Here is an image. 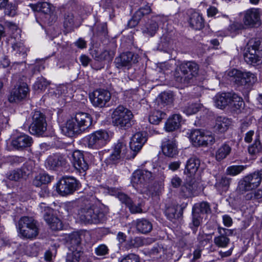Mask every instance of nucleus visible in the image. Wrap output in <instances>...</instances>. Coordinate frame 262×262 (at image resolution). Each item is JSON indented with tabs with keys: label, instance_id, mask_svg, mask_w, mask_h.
I'll list each match as a JSON object with an SVG mask.
<instances>
[{
	"label": "nucleus",
	"instance_id": "nucleus-53",
	"mask_svg": "<svg viewBox=\"0 0 262 262\" xmlns=\"http://www.w3.org/2000/svg\"><path fill=\"white\" fill-rule=\"evenodd\" d=\"M192 222L190 224V228L193 230V232H195L197 228L200 225L202 221V217L200 214L192 210Z\"/></svg>",
	"mask_w": 262,
	"mask_h": 262
},
{
	"label": "nucleus",
	"instance_id": "nucleus-39",
	"mask_svg": "<svg viewBox=\"0 0 262 262\" xmlns=\"http://www.w3.org/2000/svg\"><path fill=\"white\" fill-rule=\"evenodd\" d=\"M172 47V40L167 35L164 34L160 38V42L158 45V50L168 52Z\"/></svg>",
	"mask_w": 262,
	"mask_h": 262
},
{
	"label": "nucleus",
	"instance_id": "nucleus-1",
	"mask_svg": "<svg viewBox=\"0 0 262 262\" xmlns=\"http://www.w3.org/2000/svg\"><path fill=\"white\" fill-rule=\"evenodd\" d=\"M92 118L86 113L79 112L69 119L62 128V132L68 137L78 135L89 128L92 124Z\"/></svg>",
	"mask_w": 262,
	"mask_h": 262
},
{
	"label": "nucleus",
	"instance_id": "nucleus-48",
	"mask_svg": "<svg viewBox=\"0 0 262 262\" xmlns=\"http://www.w3.org/2000/svg\"><path fill=\"white\" fill-rule=\"evenodd\" d=\"M24 175L20 169L10 171L6 173V178L10 181L18 182L24 177Z\"/></svg>",
	"mask_w": 262,
	"mask_h": 262
},
{
	"label": "nucleus",
	"instance_id": "nucleus-36",
	"mask_svg": "<svg viewBox=\"0 0 262 262\" xmlns=\"http://www.w3.org/2000/svg\"><path fill=\"white\" fill-rule=\"evenodd\" d=\"M12 54L16 58L20 60L25 59L27 56V49L21 42H16L12 45Z\"/></svg>",
	"mask_w": 262,
	"mask_h": 262
},
{
	"label": "nucleus",
	"instance_id": "nucleus-45",
	"mask_svg": "<svg viewBox=\"0 0 262 262\" xmlns=\"http://www.w3.org/2000/svg\"><path fill=\"white\" fill-rule=\"evenodd\" d=\"M51 181L50 176L46 173H41L36 176L33 180V185L40 187L43 184H46Z\"/></svg>",
	"mask_w": 262,
	"mask_h": 262
},
{
	"label": "nucleus",
	"instance_id": "nucleus-46",
	"mask_svg": "<svg viewBox=\"0 0 262 262\" xmlns=\"http://www.w3.org/2000/svg\"><path fill=\"white\" fill-rule=\"evenodd\" d=\"M193 211L197 213L207 214L210 212V208L209 204L206 202H203L201 203L196 204L192 208Z\"/></svg>",
	"mask_w": 262,
	"mask_h": 262
},
{
	"label": "nucleus",
	"instance_id": "nucleus-51",
	"mask_svg": "<svg viewBox=\"0 0 262 262\" xmlns=\"http://www.w3.org/2000/svg\"><path fill=\"white\" fill-rule=\"evenodd\" d=\"M35 165V162L34 160H28L20 168L24 176H28L31 174L33 171Z\"/></svg>",
	"mask_w": 262,
	"mask_h": 262
},
{
	"label": "nucleus",
	"instance_id": "nucleus-62",
	"mask_svg": "<svg viewBox=\"0 0 262 262\" xmlns=\"http://www.w3.org/2000/svg\"><path fill=\"white\" fill-rule=\"evenodd\" d=\"M119 262H139V257L135 254L130 253L120 258Z\"/></svg>",
	"mask_w": 262,
	"mask_h": 262
},
{
	"label": "nucleus",
	"instance_id": "nucleus-24",
	"mask_svg": "<svg viewBox=\"0 0 262 262\" xmlns=\"http://www.w3.org/2000/svg\"><path fill=\"white\" fill-rule=\"evenodd\" d=\"M232 93H224L218 94L213 98L216 107L224 109L226 106L230 104L232 99Z\"/></svg>",
	"mask_w": 262,
	"mask_h": 262
},
{
	"label": "nucleus",
	"instance_id": "nucleus-2",
	"mask_svg": "<svg viewBox=\"0 0 262 262\" xmlns=\"http://www.w3.org/2000/svg\"><path fill=\"white\" fill-rule=\"evenodd\" d=\"M78 219L85 224H98L102 223L105 218L104 212L92 204L81 207L78 213Z\"/></svg>",
	"mask_w": 262,
	"mask_h": 262
},
{
	"label": "nucleus",
	"instance_id": "nucleus-21",
	"mask_svg": "<svg viewBox=\"0 0 262 262\" xmlns=\"http://www.w3.org/2000/svg\"><path fill=\"white\" fill-rule=\"evenodd\" d=\"M261 25L258 9L252 8L247 11V27H258Z\"/></svg>",
	"mask_w": 262,
	"mask_h": 262
},
{
	"label": "nucleus",
	"instance_id": "nucleus-43",
	"mask_svg": "<svg viewBox=\"0 0 262 262\" xmlns=\"http://www.w3.org/2000/svg\"><path fill=\"white\" fill-rule=\"evenodd\" d=\"M81 234L78 232H73L69 235V247H74L77 249V247H81Z\"/></svg>",
	"mask_w": 262,
	"mask_h": 262
},
{
	"label": "nucleus",
	"instance_id": "nucleus-35",
	"mask_svg": "<svg viewBox=\"0 0 262 262\" xmlns=\"http://www.w3.org/2000/svg\"><path fill=\"white\" fill-rule=\"evenodd\" d=\"M92 55L93 58L97 61H101L106 60L110 61L112 60L114 53L111 50H105L101 53H99L96 50H94L92 52Z\"/></svg>",
	"mask_w": 262,
	"mask_h": 262
},
{
	"label": "nucleus",
	"instance_id": "nucleus-6",
	"mask_svg": "<svg viewBox=\"0 0 262 262\" xmlns=\"http://www.w3.org/2000/svg\"><path fill=\"white\" fill-rule=\"evenodd\" d=\"M109 138L108 133L105 130L95 131L85 137L88 147L94 149H98L104 146Z\"/></svg>",
	"mask_w": 262,
	"mask_h": 262
},
{
	"label": "nucleus",
	"instance_id": "nucleus-63",
	"mask_svg": "<svg viewBox=\"0 0 262 262\" xmlns=\"http://www.w3.org/2000/svg\"><path fill=\"white\" fill-rule=\"evenodd\" d=\"M256 81L257 78L255 75L250 72H247V90H250Z\"/></svg>",
	"mask_w": 262,
	"mask_h": 262
},
{
	"label": "nucleus",
	"instance_id": "nucleus-18",
	"mask_svg": "<svg viewBox=\"0 0 262 262\" xmlns=\"http://www.w3.org/2000/svg\"><path fill=\"white\" fill-rule=\"evenodd\" d=\"M151 12L150 6L145 5L139 8L134 13L132 18L128 21L127 26L129 28H134L137 26L142 18Z\"/></svg>",
	"mask_w": 262,
	"mask_h": 262
},
{
	"label": "nucleus",
	"instance_id": "nucleus-55",
	"mask_svg": "<svg viewBox=\"0 0 262 262\" xmlns=\"http://www.w3.org/2000/svg\"><path fill=\"white\" fill-rule=\"evenodd\" d=\"M216 142V139L211 134H205L204 133L203 140L202 141L201 146H208L213 145Z\"/></svg>",
	"mask_w": 262,
	"mask_h": 262
},
{
	"label": "nucleus",
	"instance_id": "nucleus-17",
	"mask_svg": "<svg viewBox=\"0 0 262 262\" xmlns=\"http://www.w3.org/2000/svg\"><path fill=\"white\" fill-rule=\"evenodd\" d=\"M29 92V88L26 83H20L17 88H14L9 97L10 102L20 101L24 99Z\"/></svg>",
	"mask_w": 262,
	"mask_h": 262
},
{
	"label": "nucleus",
	"instance_id": "nucleus-30",
	"mask_svg": "<svg viewBox=\"0 0 262 262\" xmlns=\"http://www.w3.org/2000/svg\"><path fill=\"white\" fill-rule=\"evenodd\" d=\"M216 180L214 187L217 191L221 194L223 192H227L229 188L231 179L226 176H222L219 179H216Z\"/></svg>",
	"mask_w": 262,
	"mask_h": 262
},
{
	"label": "nucleus",
	"instance_id": "nucleus-34",
	"mask_svg": "<svg viewBox=\"0 0 262 262\" xmlns=\"http://www.w3.org/2000/svg\"><path fill=\"white\" fill-rule=\"evenodd\" d=\"M261 177L259 172H255L247 176V191L252 190L260 184Z\"/></svg>",
	"mask_w": 262,
	"mask_h": 262
},
{
	"label": "nucleus",
	"instance_id": "nucleus-61",
	"mask_svg": "<svg viewBox=\"0 0 262 262\" xmlns=\"http://www.w3.org/2000/svg\"><path fill=\"white\" fill-rule=\"evenodd\" d=\"M109 249L104 244H101L95 249V254L99 256H104L108 253Z\"/></svg>",
	"mask_w": 262,
	"mask_h": 262
},
{
	"label": "nucleus",
	"instance_id": "nucleus-58",
	"mask_svg": "<svg viewBox=\"0 0 262 262\" xmlns=\"http://www.w3.org/2000/svg\"><path fill=\"white\" fill-rule=\"evenodd\" d=\"M144 143H141L139 142H136L134 144V145L136 147H132V142H130L129 146L130 149V152H132V155L129 156V155H127V159L129 158H134L136 156L137 153L141 150V148L142 147Z\"/></svg>",
	"mask_w": 262,
	"mask_h": 262
},
{
	"label": "nucleus",
	"instance_id": "nucleus-12",
	"mask_svg": "<svg viewBox=\"0 0 262 262\" xmlns=\"http://www.w3.org/2000/svg\"><path fill=\"white\" fill-rule=\"evenodd\" d=\"M30 7L34 11L44 14L48 19L47 21L48 24H51L56 19L55 8L49 3L40 2L36 4H31Z\"/></svg>",
	"mask_w": 262,
	"mask_h": 262
},
{
	"label": "nucleus",
	"instance_id": "nucleus-32",
	"mask_svg": "<svg viewBox=\"0 0 262 262\" xmlns=\"http://www.w3.org/2000/svg\"><path fill=\"white\" fill-rule=\"evenodd\" d=\"M148 240V239L141 236L131 237L127 241L125 247L127 249L138 248L147 244Z\"/></svg>",
	"mask_w": 262,
	"mask_h": 262
},
{
	"label": "nucleus",
	"instance_id": "nucleus-5",
	"mask_svg": "<svg viewBox=\"0 0 262 262\" xmlns=\"http://www.w3.org/2000/svg\"><path fill=\"white\" fill-rule=\"evenodd\" d=\"M133 118L134 115L132 111L123 105L118 106L112 115L113 125L121 129H126L131 127Z\"/></svg>",
	"mask_w": 262,
	"mask_h": 262
},
{
	"label": "nucleus",
	"instance_id": "nucleus-13",
	"mask_svg": "<svg viewBox=\"0 0 262 262\" xmlns=\"http://www.w3.org/2000/svg\"><path fill=\"white\" fill-rule=\"evenodd\" d=\"M111 97V93L103 89H97L90 95V99L93 105L99 107L105 106Z\"/></svg>",
	"mask_w": 262,
	"mask_h": 262
},
{
	"label": "nucleus",
	"instance_id": "nucleus-31",
	"mask_svg": "<svg viewBox=\"0 0 262 262\" xmlns=\"http://www.w3.org/2000/svg\"><path fill=\"white\" fill-rule=\"evenodd\" d=\"M163 154L169 157H173L178 153L177 147L173 141L167 140L162 145Z\"/></svg>",
	"mask_w": 262,
	"mask_h": 262
},
{
	"label": "nucleus",
	"instance_id": "nucleus-11",
	"mask_svg": "<svg viewBox=\"0 0 262 262\" xmlns=\"http://www.w3.org/2000/svg\"><path fill=\"white\" fill-rule=\"evenodd\" d=\"M152 180L151 172L145 170H138L133 173L131 182L136 189H139L149 183Z\"/></svg>",
	"mask_w": 262,
	"mask_h": 262
},
{
	"label": "nucleus",
	"instance_id": "nucleus-54",
	"mask_svg": "<svg viewBox=\"0 0 262 262\" xmlns=\"http://www.w3.org/2000/svg\"><path fill=\"white\" fill-rule=\"evenodd\" d=\"M146 140L147 139L144 133L138 132L133 135L130 142H132V147H135V146L134 145L135 143H145Z\"/></svg>",
	"mask_w": 262,
	"mask_h": 262
},
{
	"label": "nucleus",
	"instance_id": "nucleus-52",
	"mask_svg": "<svg viewBox=\"0 0 262 262\" xmlns=\"http://www.w3.org/2000/svg\"><path fill=\"white\" fill-rule=\"evenodd\" d=\"M50 84V82L42 77L38 78L33 85V89L35 91H42L45 90Z\"/></svg>",
	"mask_w": 262,
	"mask_h": 262
},
{
	"label": "nucleus",
	"instance_id": "nucleus-4",
	"mask_svg": "<svg viewBox=\"0 0 262 262\" xmlns=\"http://www.w3.org/2000/svg\"><path fill=\"white\" fill-rule=\"evenodd\" d=\"M16 226L19 234L24 238L33 239L39 234L38 223L32 217L22 216Z\"/></svg>",
	"mask_w": 262,
	"mask_h": 262
},
{
	"label": "nucleus",
	"instance_id": "nucleus-3",
	"mask_svg": "<svg viewBox=\"0 0 262 262\" xmlns=\"http://www.w3.org/2000/svg\"><path fill=\"white\" fill-rule=\"evenodd\" d=\"M199 66L194 62H184L175 70L174 77L179 83L187 85L193 82V78L198 74Z\"/></svg>",
	"mask_w": 262,
	"mask_h": 262
},
{
	"label": "nucleus",
	"instance_id": "nucleus-28",
	"mask_svg": "<svg viewBox=\"0 0 262 262\" xmlns=\"http://www.w3.org/2000/svg\"><path fill=\"white\" fill-rule=\"evenodd\" d=\"M189 23L192 28L195 30H200L204 26V21L200 14L196 12L191 13Z\"/></svg>",
	"mask_w": 262,
	"mask_h": 262
},
{
	"label": "nucleus",
	"instance_id": "nucleus-26",
	"mask_svg": "<svg viewBox=\"0 0 262 262\" xmlns=\"http://www.w3.org/2000/svg\"><path fill=\"white\" fill-rule=\"evenodd\" d=\"M66 159L61 156H50L46 161L45 165L47 168L54 170L57 167L62 166L66 164Z\"/></svg>",
	"mask_w": 262,
	"mask_h": 262
},
{
	"label": "nucleus",
	"instance_id": "nucleus-33",
	"mask_svg": "<svg viewBox=\"0 0 262 262\" xmlns=\"http://www.w3.org/2000/svg\"><path fill=\"white\" fill-rule=\"evenodd\" d=\"M216 123L214 126V130L219 133L226 132L231 124V121L224 116H218L215 120Z\"/></svg>",
	"mask_w": 262,
	"mask_h": 262
},
{
	"label": "nucleus",
	"instance_id": "nucleus-49",
	"mask_svg": "<svg viewBox=\"0 0 262 262\" xmlns=\"http://www.w3.org/2000/svg\"><path fill=\"white\" fill-rule=\"evenodd\" d=\"M202 106V104L198 103L188 104L183 108V111L187 115H192L199 111Z\"/></svg>",
	"mask_w": 262,
	"mask_h": 262
},
{
	"label": "nucleus",
	"instance_id": "nucleus-23",
	"mask_svg": "<svg viewBox=\"0 0 262 262\" xmlns=\"http://www.w3.org/2000/svg\"><path fill=\"white\" fill-rule=\"evenodd\" d=\"M197 184L193 180L187 182L182 186L180 194L185 198H190L197 194Z\"/></svg>",
	"mask_w": 262,
	"mask_h": 262
},
{
	"label": "nucleus",
	"instance_id": "nucleus-19",
	"mask_svg": "<svg viewBox=\"0 0 262 262\" xmlns=\"http://www.w3.org/2000/svg\"><path fill=\"white\" fill-rule=\"evenodd\" d=\"M33 143V139L29 136L22 134L12 140V146L17 149H23L30 147Z\"/></svg>",
	"mask_w": 262,
	"mask_h": 262
},
{
	"label": "nucleus",
	"instance_id": "nucleus-44",
	"mask_svg": "<svg viewBox=\"0 0 262 262\" xmlns=\"http://www.w3.org/2000/svg\"><path fill=\"white\" fill-rule=\"evenodd\" d=\"M49 221L46 222L50 226V228L53 230H59L62 228V224L61 221L56 216L53 215L52 213L51 215H48Z\"/></svg>",
	"mask_w": 262,
	"mask_h": 262
},
{
	"label": "nucleus",
	"instance_id": "nucleus-64",
	"mask_svg": "<svg viewBox=\"0 0 262 262\" xmlns=\"http://www.w3.org/2000/svg\"><path fill=\"white\" fill-rule=\"evenodd\" d=\"M39 207L43 213L45 220L49 221L48 215H51L53 213V210L50 207L47 206L45 203H41Z\"/></svg>",
	"mask_w": 262,
	"mask_h": 262
},
{
	"label": "nucleus",
	"instance_id": "nucleus-59",
	"mask_svg": "<svg viewBox=\"0 0 262 262\" xmlns=\"http://www.w3.org/2000/svg\"><path fill=\"white\" fill-rule=\"evenodd\" d=\"M259 142L256 140L254 144L249 147L248 152L249 155L251 156V158H250V159L253 160L256 158V154L259 151Z\"/></svg>",
	"mask_w": 262,
	"mask_h": 262
},
{
	"label": "nucleus",
	"instance_id": "nucleus-60",
	"mask_svg": "<svg viewBox=\"0 0 262 262\" xmlns=\"http://www.w3.org/2000/svg\"><path fill=\"white\" fill-rule=\"evenodd\" d=\"M244 28V27L242 24L235 21L229 26L228 30L231 33L236 34L239 33Z\"/></svg>",
	"mask_w": 262,
	"mask_h": 262
},
{
	"label": "nucleus",
	"instance_id": "nucleus-16",
	"mask_svg": "<svg viewBox=\"0 0 262 262\" xmlns=\"http://www.w3.org/2000/svg\"><path fill=\"white\" fill-rule=\"evenodd\" d=\"M217 230L219 235L214 238L215 245L219 248L227 247L230 243V239L228 236L232 234V230L220 227Z\"/></svg>",
	"mask_w": 262,
	"mask_h": 262
},
{
	"label": "nucleus",
	"instance_id": "nucleus-7",
	"mask_svg": "<svg viewBox=\"0 0 262 262\" xmlns=\"http://www.w3.org/2000/svg\"><path fill=\"white\" fill-rule=\"evenodd\" d=\"M47 125L45 115L39 111H35L32 115V123L29 126L30 133L32 135L41 136L47 130Z\"/></svg>",
	"mask_w": 262,
	"mask_h": 262
},
{
	"label": "nucleus",
	"instance_id": "nucleus-56",
	"mask_svg": "<svg viewBox=\"0 0 262 262\" xmlns=\"http://www.w3.org/2000/svg\"><path fill=\"white\" fill-rule=\"evenodd\" d=\"M245 169V167L242 165L231 166L227 168L226 173L231 176H236Z\"/></svg>",
	"mask_w": 262,
	"mask_h": 262
},
{
	"label": "nucleus",
	"instance_id": "nucleus-27",
	"mask_svg": "<svg viewBox=\"0 0 262 262\" xmlns=\"http://www.w3.org/2000/svg\"><path fill=\"white\" fill-rule=\"evenodd\" d=\"M182 117L179 114H174L170 117L165 122V128L167 132H173L181 125Z\"/></svg>",
	"mask_w": 262,
	"mask_h": 262
},
{
	"label": "nucleus",
	"instance_id": "nucleus-57",
	"mask_svg": "<svg viewBox=\"0 0 262 262\" xmlns=\"http://www.w3.org/2000/svg\"><path fill=\"white\" fill-rule=\"evenodd\" d=\"M115 152H118L122 157L124 158L127 157V147L126 145L122 142H119L117 143L114 147V150Z\"/></svg>",
	"mask_w": 262,
	"mask_h": 262
},
{
	"label": "nucleus",
	"instance_id": "nucleus-9",
	"mask_svg": "<svg viewBox=\"0 0 262 262\" xmlns=\"http://www.w3.org/2000/svg\"><path fill=\"white\" fill-rule=\"evenodd\" d=\"M162 21V16L154 15L148 19L142 26L141 30L143 35L147 37H154L157 33L159 24Z\"/></svg>",
	"mask_w": 262,
	"mask_h": 262
},
{
	"label": "nucleus",
	"instance_id": "nucleus-40",
	"mask_svg": "<svg viewBox=\"0 0 262 262\" xmlns=\"http://www.w3.org/2000/svg\"><path fill=\"white\" fill-rule=\"evenodd\" d=\"M158 104L162 107L171 104L173 101V96L171 93L163 92L160 94L157 98Z\"/></svg>",
	"mask_w": 262,
	"mask_h": 262
},
{
	"label": "nucleus",
	"instance_id": "nucleus-20",
	"mask_svg": "<svg viewBox=\"0 0 262 262\" xmlns=\"http://www.w3.org/2000/svg\"><path fill=\"white\" fill-rule=\"evenodd\" d=\"M118 197L119 200L128 208L132 213H140L143 212L141 204H135L132 199L126 194L120 193L118 194Z\"/></svg>",
	"mask_w": 262,
	"mask_h": 262
},
{
	"label": "nucleus",
	"instance_id": "nucleus-22",
	"mask_svg": "<svg viewBox=\"0 0 262 262\" xmlns=\"http://www.w3.org/2000/svg\"><path fill=\"white\" fill-rule=\"evenodd\" d=\"M134 224L138 233L146 234L151 232L152 229V224L148 219L141 218L134 221Z\"/></svg>",
	"mask_w": 262,
	"mask_h": 262
},
{
	"label": "nucleus",
	"instance_id": "nucleus-41",
	"mask_svg": "<svg viewBox=\"0 0 262 262\" xmlns=\"http://www.w3.org/2000/svg\"><path fill=\"white\" fill-rule=\"evenodd\" d=\"M231 150V147L227 144L224 143L220 146L215 152V159L220 161L226 158Z\"/></svg>",
	"mask_w": 262,
	"mask_h": 262
},
{
	"label": "nucleus",
	"instance_id": "nucleus-8",
	"mask_svg": "<svg viewBox=\"0 0 262 262\" xmlns=\"http://www.w3.org/2000/svg\"><path fill=\"white\" fill-rule=\"evenodd\" d=\"M247 52H248L249 54L248 56L247 53V58L249 59V64L253 66L258 64L261 60L255 53L256 51H262V39L258 38H252L247 43Z\"/></svg>",
	"mask_w": 262,
	"mask_h": 262
},
{
	"label": "nucleus",
	"instance_id": "nucleus-50",
	"mask_svg": "<svg viewBox=\"0 0 262 262\" xmlns=\"http://www.w3.org/2000/svg\"><path fill=\"white\" fill-rule=\"evenodd\" d=\"M204 132L199 129L193 130L190 135V139L192 142L195 145L201 146L202 141Z\"/></svg>",
	"mask_w": 262,
	"mask_h": 262
},
{
	"label": "nucleus",
	"instance_id": "nucleus-29",
	"mask_svg": "<svg viewBox=\"0 0 262 262\" xmlns=\"http://www.w3.org/2000/svg\"><path fill=\"white\" fill-rule=\"evenodd\" d=\"M228 76L229 80L237 85L246 84V78L244 76L243 73L239 70L232 69L228 72Z\"/></svg>",
	"mask_w": 262,
	"mask_h": 262
},
{
	"label": "nucleus",
	"instance_id": "nucleus-14",
	"mask_svg": "<svg viewBox=\"0 0 262 262\" xmlns=\"http://www.w3.org/2000/svg\"><path fill=\"white\" fill-rule=\"evenodd\" d=\"M71 161L75 169L80 174L84 175L89 168V165L84 158L83 153L80 150H75L71 157Z\"/></svg>",
	"mask_w": 262,
	"mask_h": 262
},
{
	"label": "nucleus",
	"instance_id": "nucleus-25",
	"mask_svg": "<svg viewBox=\"0 0 262 262\" xmlns=\"http://www.w3.org/2000/svg\"><path fill=\"white\" fill-rule=\"evenodd\" d=\"M200 166V160L195 156H192L187 161L184 172L190 177L194 176Z\"/></svg>",
	"mask_w": 262,
	"mask_h": 262
},
{
	"label": "nucleus",
	"instance_id": "nucleus-10",
	"mask_svg": "<svg viewBox=\"0 0 262 262\" xmlns=\"http://www.w3.org/2000/svg\"><path fill=\"white\" fill-rule=\"evenodd\" d=\"M77 186V181L75 178L64 177L58 183L57 190L60 195L66 196L73 193Z\"/></svg>",
	"mask_w": 262,
	"mask_h": 262
},
{
	"label": "nucleus",
	"instance_id": "nucleus-37",
	"mask_svg": "<svg viewBox=\"0 0 262 262\" xmlns=\"http://www.w3.org/2000/svg\"><path fill=\"white\" fill-rule=\"evenodd\" d=\"M76 19L71 12H66L63 16V25L67 31H71L76 26Z\"/></svg>",
	"mask_w": 262,
	"mask_h": 262
},
{
	"label": "nucleus",
	"instance_id": "nucleus-42",
	"mask_svg": "<svg viewBox=\"0 0 262 262\" xmlns=\"http://www.w3.org/2000/svg\"><path fill=\"white\" fill-rule=\"evenodd\" d=\"M166 114L159 110L152 111L149 115L148 121L151 124H158L164 118Z\"/></svg>",
	"mask_w": 262,
	"mask_h": 262
},
{
	"label": "nucleus",
	"instance_id": "nucleus-47",
	"mask_svg": "<svg viewBox=\"0 0 262 262\" xmlns=\"http://www.w3.org/2000/svg\"><path fill=\"white\" fill-rule=\"evenodd\" d=\"M230 104L236 110L244 108L245 106V103L242 98L235 93H232V99Z\"/></svg>",
	"mask_w": 262,
	"mask_h": 262
},
{
	"label": "nucleus",
	"instance_id": "nucleus-38",
	"mask_svg": "<svg viewBox=\"0 0 262 262\" xmlns=\"http://www.w3.org/2000/svg\"><path fill=\"white\" fill-rule=\"evenodd\" d=\"M66 260L68 262H78L83 254L82 248L69 247Z\"/></svg>",
	"mask_w": 262,
	"mask_h": 262
},
{
	"label": "nucleus",
	"instance_id": "nucleus-15",
	"mask_svg": "<svg viewBox=\"0 0 262 262\" xmlns=\"http://www.w3.org/2000/svg\"><path fill=\"white\" fill-rule=\"evenodd\" d=\"M137 56L131 52L123 53L115 59L116 67L120 69L125 67H130L132 63L137 62Z\"/></svg>",
	"mask_w": 262,
	"mask_h": 262
}]
</instances>
